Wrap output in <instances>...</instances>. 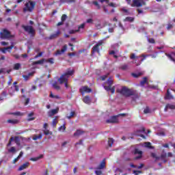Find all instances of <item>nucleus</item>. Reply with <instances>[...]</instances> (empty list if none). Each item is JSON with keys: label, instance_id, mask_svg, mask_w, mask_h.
<instances>
[{"label": "nucleus", "instance_id": "obj_1", "mask_svg": "<svg viewBox=\"0 0 175 175\" xmlns=\"http://www.w3.org/2000/svg\"><path fill=\"white\" fill-rule=\"evenodd\" d=\"M73 70H68L64 74H63L58 79L57 81L59 84H64L66 88H69V85L68 84V81L70 76L73 75Z\"/></svg>", "mask_w": 175, "mask_h": 175}, {"label": "nucleus", "instance_id": "obj_2", "mask_svg": "<svg viewBox=\"0 0 175 175\" xmlns=\"http://www.w3.org/2000/svg\"><path fill=\"white\" fill-rule=\"evenodd\" d=\"M120 94L124 96H138L137 92L133 89H129L126 87H122L120 91Z\"/></svg>", "mask_w": 175, "mask_h": 175}, {"label": "nucleus", "instance_id": "obj_3", "mask_svg": "<svg viewBox=\"0 0 175 175\" xmlns=\"http://www.w3.org/2000/svg\"><path fill=\"white\" fill-rule=\"evenodd\" d=\"M35 8V2L32 1H27L25 3V8H23V12L25 13V12H32L33 9Z\"/></svg>", "mask_w": 175, "mask_h": 175}, {"label": "nucleus", "instance_id": "obj_4", "mask_svg": "<svg viewBox=\"0 0 175 175\" xmlns=\"http://www.w3.org/2000/svg\"><path fill=\"white\" fill-rule=\"evenodd\" d=\"M131 6L133 8H142V6H146V1L144 0H133Z\"/></svg>", "mask_w": 175, "mask_h": 175}, {"label": "nucleus", "instance_id": "obj_5", "mask_svg": "<svg viewBox=\"0 0 175 175\" xmlns=\"http://www.w3.org/2000/svg\"><path fill=\"white\" fill-rule=\"evenodd\" d=\"M0 38L1 39H9V38H12V35L8 29H4L3 31L0 33Z\"/></svg>", "mask_w": 175, "mask_h": 175}, {"label": "nucleus", "instance_id": "obj_6", "mask_svg": "<svg viewBox=\"0 0 175 175\" xmlns=\"http://www.w3.org/2000/svg\"><path fill=\"white\" fill-rule=\"evenodd\" d=\"M23 28L25 29L26 32H28L31 36H35V29L32 26H23Z\"/></svg>", "mask_w": 175, "mask_h": 175}, {"label": "nucleus", "instance_id": "obj_7", "mask_svg": "<svg viewBox=\"0 0 175 175\" xmlns=\"http://www.w3.org/2000/svg\"><path fill=\"white\" fill-rule=\"evenodd\" d=\"M103 44V41H99L96 45H94L92 48V54L94 53H98L99 54V46H102Z\"/></svg>", "mask_w": 175, "mask_h": 175}, {"label": "nucleus", "instance_id": "obj_8", "mask_svg": "<svg viewBox=\"0 0 175 175\" xmlns=\"http://www.w3.org/2000/svg\"><path fill=\"white\" fill-rule=\"evenodd\" d=\"M108 124H118V116H112L109 120H107Z\"/></svg>", "mask_w": 175, "mask_h": 175}, {"label": "nucleus", "instance_id": "obj_9", "mask_svg": "<svg viewBox=\"0 0 175 175\" xmlns=\"http://www.w3.org/2000/svg\"><path fill=\"white\" fill-rule=\"evenodd\" d=\"M81 94H84V92H92V90L88 88V86H83L79 90Z\"/></svg>", "mask_w": 175, "mask_h": 175}, {"label": "nucleus", "instance_id": "obj_10", "mask_svg": "<svg viewBox=\"0 0 175 175\" xmlns=\"http://www.w3.org/2000/svg\"><path fill=\"white\" fill-rule=\"evenodd\" d=\"M106 167V160L103 159L100 165L96 167V170H102V169H105Z\"/></svg>", "mask_w": 175, "mask_h": 175}, {"label": "nucleus", "instance_id": "obj_11", "mask_svg": "<svg viewBox=\"0 0 175 175\" xmlns=\"http://www.w3.org/2000/svg\"><path fill=\"white\" fill-rule=\"evenodd\" d=\"M58 111H59V108L51 109V111H48V116L49 117H53V116H55V114H57Z\"/></svg>", "mask_w": 175, "mask_h": 175}, {"label": "nucleus", "instance_id": "obj_12", "mask_svg": "<svg viewBox=\"0 0 175 175\" xmlns=\"http://www.w3.org/2000/svg\"><path fill=\"white\" fill-rule=\"evenodd\" d=\"M67 49H68V46L66 45H64L62 47L61 51L60 50H57L56 51V53H55V55H61V54H64V53H65V51H66Z\"/></svg>", "mask_w": 175, "mask_h": 175}, {"label": "nucleus", "instance_id": "obj_13", "mask_svg": "<svg viewBox=\"0 0 175 175\" xmlns=\"http://www.w3.org/2000/svg\"><path fill=\"white\" fill-rule=\"evenodd\" d=\"M146 131V129H144V127H142L140 130H137L135 133V135L136 136H141V137H143L144 139H146V137L143 135H140V133H142V132H145Z\"/></svg>", "mask_w": 175, "mask_h": 175}, {"label": "nucleus", "instance_id": "obj_14", "mask_svg": "<svg viewBox=\"0 0 175 175\" xmlns=\"http://www.w3.org/2000/svg\"><path fill=\"white\" fill-rule=\"evenodd\" d=\"M134 154L136 155V154H138L137 157H135V159H140L142 158V155L143 154V152H142L141 150H139V149H135V152H134Z\"/></svg>", "mask_w": 175, "mask_h": 175}, {"label": "nucleus", "instance_id": "obj_15", "mask_svg": "<svg viewBox=\"0 0 175 175\" xmlns=\"http://www.w3.org/2000/svg\"><path fill=\"white\" fill-rule=\"evenodd\" d=\"M29 166V163L26 162V163H23L22 165H21L18 170L19 172H21V170H24V169H27V167H28Z\"/></svg>", "mask_w": 175, "mask_h": 175}, {"label": "nucleus", "instance_id": "obj_16", "mask_svg": "<svg viewBox=\"0 0 175 175\" xmlns=\"http://www.w3.org/2000/svg\"><path fill=\"white\" fill-rule=\"evenodd\" d=\"M150 157H152V158H153L156 162L161 159V157L158 156L157 153L152 152L150 154Z\"/></svg>", "mask_w": 175, "mask_h": 175}, {"label": "nucleus", "instance_id": "obj_17", "mask_svg": "<svg viewBox=\"0 0 175 175\" xmlns=\"http://www.w3.org/2000/svg\"><path fill=\"white\" fill-rule=\"evenodd\" d=\"M14 47V45L12 44L10 46L3 48V49H1V51L3 53V54H6V51H8V50H12V49H13Z\"/></svg>", "mask_w": 175, "mask_h": 175}, {"label": "nucleus", "instance_id": "obj_18", "mask_svg": "<svg viewBox=\"0 0 175 175\" xmlns=\"http://www.w3.org/2000/svg\"><path fill=\"white\" fill-rule=\"evenodd\" d=\"M170 109L171 110H174L175 109V105H172V104H167L165 107L164 111H167V109Z\"/></svg>", "mask_w": 175, "mask_h": 175}, {"label": "nucleus", "instance_id": "obj_19", "mask_svg": "<svg viewBox=\"0 0 175 175\" xmlns=\"http://www.w3.org/2000/svg\"><path fill=\"white\" fill-rule=\"evenodd\" d=\"M46 61V59H42L41 60H38L37 62H33V65H43Z\"/></svg>", "mask_w": 175, "mask_h": 175}, {"label": "nucleus", "instance_id": "obj_20", "mask_svg": "<svg viewBox=\"0 0 175 175\" xmlns=\"http://www.w3.org/2000/svg\"><path fill=\"white\" fill-rule=\"evenodd\" d=\"M146 84H147V85H148V81L147 80V77H144L142 81H141L140 82V85H142V87L146 85Z\"/></svg>", "mask_w": 175, "mask_h": 175}, {"label": "nucleus", "instance_id": "obj_21", "mask_svg": "<svg viewBox=\"0 0 175 175\" xmlns=\"http://www.w3.org/2000/svg\"><path fill=\"white\" fill-rule=\"evenodd\" d=\"M124 22H129V23H133L135 21V18L131 17V16H127L126 18L123 20Z\"/></svg>", "mask_w": 175, "mask_h": 175}, {"label": "nucleus", "instance_id": "obj_22", "mask_svg": "<svg viewBox=\"0 0 175 175\" xmlns=\"http://www.w3.org/2000/svg\"><path fill=\"white\" fill-rule=\"evenodd\" d=\"M165 98L168 100L174 99V97L172 94H170V92L169 91V90H167V94L165 95Z\"/></svg>", "mask_w": 175, "mask_h": 175}, {"label": "nucleus", "instance_id": "obj_23", "mask_svg": "<svg viewBox=\"0 0 175 175\" xmlns=\"http://www.w3.org/2000/svg\"><path fill=\"white\" fill-rule=\"evenodd\" d=\"M83 133H84V131H81V130H77L75 133H74V136L79 137V136H81V135H83Z\"/></svg>", "mask_w": 175, "mask_h": 175}, {"label": "nucleus", "instance_id": "obj_24", "mask_svg": "<svg viewBox=\"0 0 175 175\" xmlns=\"http://www.w3.org/2000/svg\"><path fill=\"white\" fill-rule=\"evenodd\" d=\"M33 112H31L30 113L28 114L27 117V121H33V120H35V118H33Z\"/></svg>", "mask_w": 175, "mask_h": 175}, {"label": "nucleus", "instance_id": "obj_25", "mask_svg": "<svg viewBox=\"0 0 175 175\" xmlns=\"http://www.w3.org/2000/svg\"><path fill=\"white\" fill-rule=\"evenodd\" d=\"M83 102L84 103H87L88 105H89V103H91V99L89 96H85L83 98Z\"/></svg>", "mask_w": 175, "mask_h": 175}, {"label": "nucleus", "instance_id": "obj_26", "mask_svg": "<svg viewBox=\"0 0 175 175\" xmlns=\"http://www.w3.org/2000/svg\"><path fill=\"white\" fill-rule=\"evenodd\" d=\"M8 152H12V154H16L17 150L14 146H12L8 150Z\"/></svg>", "mask_w": 175, "mask_h": 175}, {"label": "nucleus", "instance_id": "obj_27", "mask_svg": "<svg viewBox=\"0 0 175 175\" xmlns=\"http://www.w3.org/2000/svg\"><path fill=\"white\" fill-rule=\"evenodd\" d=\"M122 70H128L129 69V66L128 64H123L120 66Z\"/></svg>", "mask_w": 175, "mask_h": 175}, {"label": "nucleus", "instance_id": "obj_28", "mask_svg": "<svg viewBox=\"0 0 175 175\" xmlns=\"http://www.w3.org/2000/svg\"><path fill=\"white\" fill-rule=\"evenodd\" d=\"M8 124H18V120H17V119L8 120Z\"/></svg>", "mask_w": 175, "mask_h": 175}, {"label": "nucleus", "instance_id": "obj_29", "mask_svg": "<svg viewBox=\"0 0 175 175\" xmlns=\"http://www.w3.org/2000/svg\"><path fill=\"white\" fill-rule=\"evenodd\" d=\"M59 33H61V31H57L56 32V33L53 34V35L51 36V37H50L51 39H55V38H58V36L59 35Z\"/></svg>", "mask_w": 175, "mask_h": 175}, {"label": "nucleus", "instance_id": "obj_30", "mask_svg": "<svg viewBox=\"0 0 175 175\" xmlns=\"http://www.w3.org/2000/svg\"><path fill=\"white\" fill-rule=\"evenodd\" d=\"M52 85H53V88H55V90H59L61 89V87H59V85H58V83H57V82L53 83Z\"/></svg>", "mask_w": 175, "mask_h": 175}, {"label": "nucleus", "instance_id": "obj_31", "mask_svg": "<svg viewBox=\"0 0 175 175\" xmlns=\"http://www.w3.org/2000/svg\"><path fill=\"white\" fill-rule=\"evenodd\" d=\"M66 130V126H65V124H64L63 126H61L58 129L59 132H65Z\"/></svg>", "mask_w": 175, "mask_h": 175}, {"label": "nucleus", "instance_id": "obj_32", "mask_svg": "<svg viewBox=\"0 0 175 175\" xmlns=\"http://www.w3.org/2000/svg\"><path fill=\"white\" fill-rule=\"evenodd\" d=\"M20 68H21V64L20 63H16L14 66V69L15 70H18V69H20Z\"/></svg>", "mask_w": 175, "mask_h": 175}, {"label": "nucleus", "instance_id": "obj_33", "mask_svg": "<svg viewBox=\"0 0 175 175\" xmlns=\"http://www.w3.org/2000/svg\"><path fill=\"white\" fill-rule=\"evenodd\" d=\"M42 133H40L39 135H34L33 137V140H38V139H42Z\"/></svg>", "mask_w": 175, "mask_h": 175}, {"label": "nucleus", "instance_id": "obj_34", "mask_svg": "<svg viewBox=\"0 0 175 175\" xmlns=\"http://www.w3.org/2000/svg\"><path fill=\"white\" fill-rule=\"evenodd\" d=\"M113 144H114V139H113L112 138H109V140H108L109 147H111Z\"/></svg>", "mask_w": 175, "mask_h": 175}, {"label": "nucleus", "instance_id": "obj_35", "mask_svg": "<svg viewBox=\"0 0 175 175\" xmlns=\"http://www.w3.org/2000/svg\"><path fill=\"white\" fill-rule=\"evenodd\" d=\"M45 62H48L49 64H51V65H53V64H54V58L51 57V58L45 59Z\"/></svg>", "mask_w": 175, "mask_h": 175}, {"label": "nucleus", "instance_id": "obj_36", "mask_svg": "<svg viewBox=\"0 0 175 175\" xmlns=\"http://www.w3.org/2000/svg\"><path fill=\"white\" fill-rule=\"evenodd\" d=\"M113 79L109 78L107 81V84H108V85H109V87H111V85H113Z\"/></svg>", "mask_w": 175, "mask_h": 175}, {"label": "nucleus", "instance_id": "obj_37", "mask_svg": "<svg viewBox=\"0 0 175 175\" xmlns=\"http://www.w3.org/2000/svg\"><path fill=\"white\" fill-rule=\"evenodd\" d=\"M11 90H12V92H15V91L18 92V86L13 85L12 87H11Z\"/></svg>", "mask_w": 175, "mask_h": 175}, {"label": "nucleus", "instance_id": "obj_38", "mask_svg": "<svg viewBox=\"0 0 175 175\" xmlns=\"http://www.w3.org/2000/svg\"><path fill=\"white\" fill-rule=\"evenodd\" d=\"M50 98H53V99H59V96L53 94V92H51Z\"/></svg>", "mask_w": 175, "mask_h": 175}, {"label": "nucleus", "instance_id": "obj_39", "mask_svg": "<svg viewBox=\"0 0 175 175\" xmlns=\"http://www.w3.org/2000/svg\"><path fill=\"white\" fill-rule=\"evenodd\" d=\"M145 147H146L147 148H154V147L151 146V143L150 142H146Z\"/></svg>", "mask_w": 175, "mask_h": 175}, {"label": "nucleus", "instance_id": "obj_40", "mask_svg": "<svg viewBox=\"0 0 175 175\" xmlns=\"http://www.w3.org/2000/svg\"><path fill=\"white\" fill-rule=\"evenodd\" d=\"M44 134L47 136V135H53V132H51L50 131L47 130V129H46L44 131Z\"/></svg>", "mask_w": 175, "mask_h": 175}, {"label": "nucleus", "instance_id": "obj_41", "mask_svg": "<svg viewBox=\"0 0 175 175\" xmlns=\"http://www.w3.org/2000/svg\"><path fill=\"white\" fill-rule=\"evenodd\" d=\"M42 158V156L38 157H34V158H31L30 161H33V162H36V161H39Z\"/></svg>", "mask_w": 175, "mask_h": 175}, {"label": "nucleus", "instance_id": "obj_42", "mask_svg": "<svg viewBox=\"0 0 175 175\" xmlns=\"http://www.w3.org/2000/svg\"><path fill=\"white\" fill-rule=\"evenodd\" d=\"M75 116V111H71L70 112V116H67L66 118L68 119V120H70V118H72V117Z\"/></svg>", "mask_w": 175, "mask_h": 175}, {"label": "nucleus", "instance_id": "obj_43", "mask_svg": "<svg viewBox=\"0 0 175 175\" xmlns=\"http://www.w3.org/2000/svg\"><path fill=\"white\" fill-rule=\"evenodd\" d=\"M57 124H58V121L57 120V119H53V120L52 122L53 126L55 127Z\"/></svg>", "mask_w": 175, "mask_h": 175}, {"label": "nucleus", "instance_id": "obj_44", "mask_svg": "<svg viewBox=\"0 0 175 175\" xmlns=\"http://www.w3.org/2000/svg\"><path fill=\"white\" fill-rule=\"evenodd\" d=\"M156 135H157V136H165V132L163 131H159V132H157L156 133Z\"/></svg>", "mask_w": 175, "mask_h": 175}, {"label": "nucleus", "instance_id": "obj_45", "mask_svg": "<svg viewBox=\"0 0 175 175\" xmlns=\"http://www.w3.org/2000/svg\"><path fill=\"white\" fill-rule=\"evenodd\" d=\"M144 114H148V113H151V111H150V108L146 107V108L144 110Z\"/></svg>", "mask_w": 175, "mask_h": 175}, {"label": "nucleus", "instance_id": "obj_46", "mask_svg": "<svg viewBox=\"0 0 175 175\" xmlns=\"http://www.w3.org/2000/svg\"><path fill=\"white\" fill-rule=\"evenodd\" d=\"M141 57H142V59H141V61H142V62H143V61H144V59H146V58H147V57H148V55L142 54L141 55Z\"/></svg>", "mask_w": 175, "mask_h": 175}, {"label": "nucleus", "instance_id": "obj_47", "mask_svg": "<svg viewBox=\"0 0 175 175\" xmlns=\"http://www.w3.org/2000/svg\"><path fill=\"white\" fill-rule=\"evenodd\" d=\"M84 27H85V23H83L80 26H79V27H78L79 31H80V29H84Z\"/></svg>", "mask_w": 175, "mask_h": 175}, {"label": "nucleus", "instance_id": "obj_48", "mask_svg": "<svg viewBox=\"0 0 175 175\" xmlns=\"http://www.w3.org/2000/svg\"><path fill=\"white\" fill-rule=\"evenodd\" d=\"M95 174L96 175H102V171L100 170H95Z\"/></svg>", "mask_w": 175, "mask_h": 175}, {"label": "nucleus", "instance_id": "obj_49", "mask_svg": "<svg viewBox=\"0 0 175 175\" xmlns=\"http://www.w3.org/2000/svg\"><path fill=\"white\" fill-rule=\"evenodd\" d=\"M66 18H68V16H66V14H63L62 16V21L64 23V21H65Z\"/></svg>", "mask_w": 175, "mask_h": 175}, {"label": "nucleus", "instance_id": "obj_50", "mask_svg": "<svg viewBox=\"0 0 175 175\" xmlns=\"http://www.w3.org/2000/svg\"><path fill=\"white\" fill-rule=\"evenodd\" d=\"M93 3L96 6L97 9H100V5H99V3L97 1H93Z\"/></svg>", "mask_w": 175, "mask_h": 175}, {"label": "nucleus", "instance_id": "obj_51", "mask_svg": "<svg viewBox=\"0 0 175 175\" xmlns=\"http://www.w3.org/2000/svg\"><path fill=\"white\" fill-rule=\"evenodd\" d=\"M133 174H135V175H139V174H142V171H136V170H134V171H133Z\"/></svg>", "mask_w": 175, "mask_h": 175}, {"label": "nucleus", "instance_id": "obj_52", "mask_svg": "<svg viewBox=\"0 0 175 175\" xmlns=\"http://www.w3.org/2000/svg\"><path fill=\"white\" fill-rule=\"evenodd\" d=\"M148 42H149L150 43L154 44L155 43V40H154V38H148Z\"/></svg>", "mask_w": 175, "mask_h": 175}, {"label": "nucleus", "instance_id": "obj_53", "mask_svg": "<svg viewBox=\"0 0 175 175\" xmlns=\"http://www.w3.org/2000/svg\"><path fill=\"white\" fill-rule=\"evenodd\" d=\"M60 3H69V0H59Z\"/></svg>", "mask_w": 175, "mask_h": 175}, {"label": "nucleus", "instance_id": "obj_54", "mask_svg": "<svg viewBox=\"0 0 175 175\" xmlns=\"http://www.w3.org/2000/svg\"><path fill=\"white\" fill-rule=\"evenodd\" d=\"M86 23H88V24H92V23H94V20H92V18H89L87 20Z\"/></svg>", "mask_w": 175, "mask_h": 175}, {"label": "nucleus", "instance_id": "obj_55", "mask_svg": "<svg viewBox=\"0 0 175 175\" xmlns=\"http://www.w3.org/2000/svg\"><path fill=\"white\" fill-rule=\"evenodd\" d=\"M109 91H111V94H114V92H116V87L113 86L111 88Z\"/></svg>", "mask_w": 175, "mask_h": 175}, {"label": "nucleus", "instance_id": "obj_56", "mask_svg": "<svg viewBox=\"0 0 175 175\" xmlns=\"http://www.w3.org/2000/svg\"><path fill=\"white\" fill-rule=\"evenodd\" d=\"M107 76H109V74L101 77V79L103 80V81H105V80H106V79H107Z\"/></svg>", "mask_w": 175, "mask_h": 175}, {"label": "nucleus", "instance_id": "obj_57", "mask_svg": "<svg viewBox=\"0 0 175 175\" xmlns=\"http://www.w3.org/2000/svg\"><path fill=\"white\" fill-rule=\"evenodd\" d=\"M130 58L131 59H135V58H137V57L135 53H131V55H130Z\"/></svg>", "mask_w": 175, "mask_h": 175}, {"label": "nucleus", "instance_id": "obj_58", "mask_svg": "<svg viewBox=\"0 0 175 175\" xmlns=\"http://www.w3.org/2000/svg\"><path fill=\"white\" fill-rule=\"evenodd\" d=\"M166 158V153H163L161 155L160 159H165Z\"/></svg>", "mask_w": 175, "mask_h": 175}, {"label": "nucleus", "instance_id": "obj_59", "mask_svg": "<svg viewBox=\"0 0 175 175\" xmlns=\"http://www.w3.org/2000/svg\"><path fill=\"white\" fill-rule=\"evenodd\" d=\"M104 88L106 91H110V89L111 88V86H104Z\"/></svg>", "mask_w": 175, "mask_h": 175}, {"label": "nucleus", "instance_id": "obj_60", "mask_svg": "<svg viewBox=\"0 0 175 175\" xmlns=\"http://www.w3.org/2000/svg\"><path fill=\"white\" fill-rule=\"evenodd\" d=\"M172 28H173V25L168 24L167 27V29L169 31V29H172Z\"/></svg>", "mask_w": 175, "mask_h": 175}, {"label": "nucleus", "instance_id": "obj_61", "mask_svg": "<svg viewBox=\"0 0 175 175\" xmlns=\"http://www.w3.org/2000/svg\"><path fill=\"white\" fill-rule=\"evenodd\" d=\"M43 55V52L39 53L37 55L35 56V58H38V57H42Z\"/></svg>", "mask_w": 175, "mask_h": 175}, {"label": "nucleus", "instance_id": "obj_62", "mask_svg": "<svg viewBox=\"0 0 175 175\" xmlns=\"http://www.w3.org/2000/svg\"><path fill=\"white\" fill-rule=\"evenodd\" d=\"M12 114H14V116H23V113H21V112H15Z\"/></svg>", "mask_w": 175, "mask_h": 175}, {"label": "nucleus", "instance_id": "obj_63", "mask_svg": "<svg viewBox=\"0 0 175 175\" xmlns=\"http://www.w3.org/2000/svg\"><path fill=\"white\" fill-rule=\"evenodd\" d=\"M76 32H79V30H71L70 31L69 33H76Z\"/></svg>", "mask_w": 175, "mask_h": 175}, {"label": "nucleus", "instance_id": "obj_64", "mask_svg": "<svg viewBox=\"0 0 175 175\" xmlns=\"http://www.w3.org/2000/svg\"><path fill=\"white\" fill-rule=\"evenodd\" d=\"M142 73L139 74H133V77H137L138 76H141Z\"/></svg>", "mask_w": 175, "mask_h": 175}]
</instances>
